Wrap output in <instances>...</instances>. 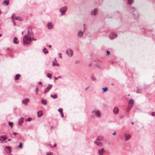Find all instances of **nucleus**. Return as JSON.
I'll use <instances>...</instances> for the list:
<instances>
[{"instance_id":"2eb2a0df","label":"nucleus","mask_w":155,"mask_h":155,"mask_svg":"<svg viewBox=\"0 0 155 155\" xmlns=\"http://www.w3.org/2000/svg\"><path fill=\"white\" fill-rule=\"evenodd\" d=\"M94 144H95L96 145L98 146L101 147L103 146V144L102 143L99 142L98 141H95L94 142Z\"/></svg>"},{"instance_id":"5fc2aeb1","label":"nucleus","mask_w":155,"mask_h":155,"mask_svg":"<svg viewBox=\"0 0 155 155\" xmlns=\"http://www.w3.org/2000/svg\"><path fill=\"white\" fill-rule=\"evenodd\" d=\"M8 140V141H10V139H9Z\"/></svg>"},{"instance_id":"5701e85b","label":"nucleus","mask_w":155,"mask_h":155,"mask_svg":"<svg viewBox=\"0 0 155 155\" xmlns=\"http://www.w3.org/2000/svg\"><path fill=\"white\" fill-rule=\"evenodd\" d=\"M14 43L15 44H18L19 43L18 39L17 38L15 37L14 39Z\"/></svg>"},{"instance_id":"c9c22d12","label":"nucleus","mask_w":155,"mask_h":155,"mask_svg":"<svg viewBox=\"0 0 155 155\" xmlns=\"http://www.w3.org/2000/svg\"><path fill=\"white\" fill-rule=\"evenodd\" d=\"M47 155H52V154L51 152H49L47 153Z\"/></svg>"},{"instance_id":"58836bf2","label":"nucleus","mask_w":155,"mask_h":155,"mask_svg":"<svg viewBox=\"0 0 155 155\" xmlns=\"http://www.w3.org/2000/svg\"><path fill=\"white\" fill-rule=\"evenodd\" d=\"M107 55H109L110 54V51H107Z\"/></svg>"},{"instance_id":"8fccbe9b","label":"nucleus","mask_w":155,"mask_h":155,"mask_svg":"<svg viewBox=\"0 0 155 155\" xmlns=\"http://www.w3.org/2000/svg\"><path fill=\"white\" fill-rule=\"evenodd\" d=\"M137 93H139V91H137Z\"/></svg>"},{"instance_id":"864d4df0","label":"nucleus","mask_w":155,"mask_h":155,"mask_svg":"<svg viewBox=\"0 0 155 155\" xmlns=\"http://www.w3.org/2000/svg\"><path fill=\"white\" fill-rule=\"evenodd\" d=\"M23 31H22V32H21V34H23Z\"/></svg>"},{"instance_id":"bb28decb","label":"nucleus","mask_w":155,"mask_h":155,"mask_svg":"<svg viewBox=\"0 0 155 155\" xmlns=\"http://www.w3.org/2000/svg\"><path fill=\"white\" fill-rule=\"evenodd\" d=\"M51 97L54 99H56L57 98L58 96L56 94H54V95H51Z\"/></svg>"},{"instance_id":"9b49d317","label":"nucleus","mask_w":155,"mask_h":155,"mask_svg":"<svg viewBox=\"0 0 155 155\" xmlns=\"http://www.w3.org/2000/svg\"><path fill=\"white\" fill-rule=\"evenodd\" d=\"M53 25L52 23L51 22H50L48 23L47 26L48 29H51L52 28Z\"/></svg>"},{"instance_id":"b1692460","label":"nucleus","mask_w":155,"mask_h":155,"mask_svg":"<svg viewBox=\"0 0 155 155\" xmlns=\"http://www.w3.org/2000/svg\"><path fill=\"white\" fill-rule=\"evenodd\" d=\"M21 76V75L19 74H17L16 75L15 78V80L19 79Z\"/></svg>"},{"instance_id":"f704fd0d","label":"nucleus","mask_w":155,"mask_h":155,"mask_svg":"<svg viewBox=\"0 0 155 155\" xmlns=\"http://www.w3.org/2000/svg\"><path fill=\"white\" fill-rule=\"evenodd\" d=\"M47 76L48 78H51V74L49 73H48Z\"/></svg>"},{"instance_id":"4be33fe9","label":"nucleus","mask_w":155,"mask_h":155,"mask_svg":"<svg viewBox=\"0 0 155 155\" xmlns=\"http://www.w3.org/2000/svg\"><path fill=\"white\" fill-rule=\"evenodd\" d=\"M6 138L5 136L4 135L1 136L0 137V140L1 141H3L5 140Z\"/></svg>"},{"instance_id":"c03bdc74","label":"nucleus","mask_w":155,"mask_h":155,"mask_svg":"<svg viewBox=\"0 0 155 155\" xmlns=\"http://www.w3.org/2000/svg\"><path fill=\"white\" fill-rule=\"evenodd\" d=\"M115 134H116V132H114V133L113 134V135H115Z\"/></svg>"},{"instance_id":"1a4fd4ad","label":"nucleus","mask_w":155,"mask_h":155,"mask_svg":"<svg viewBox=\"0 0 155 155\" xmlns=\"http://www.w3.org/2000/svg\"><path fill=\"white\" fill-rule=\"evenodd\" d=\"M24 120V118L23 117H21L19 120L18 124L19 125H21Z\"/></svg>"},{"instance_id":"39448f33","label":"nucleus","mask_w":155,"mask_h":155,"mask_svg":"<svg viewBox=\"0 0 155 155\" xmlns=\"http://www.w3.org/2000/svg\"><path fill=\"white\" fill-rule=\"evenodd\" d=\"M66 53L69 57H71L73 53V51L71 49H68L66 51Z\"/></svg>"},{"instance_id":"f257e3e1","label":"nucleus","mask_w":155,"mask_h":155,"mask_svg":"<svg viewBox=\"0 0 155 155\" xmlns=\"http://www.w3.org/2000/svg\"><path fill=\"white\" fill-rule=\"evenodd\" d=\"M31 41V37L28 35H26L24 37L23 39V44L27 45Z\"/></svg>"},{"instance_id":"3c124183","label":"nucleus","mask_w":155,"mask_h":155,"mask_svg":"<svg viewBox=\"0 0 155 155\" xmlns=\"http://www.w3.org/2000/svg\"><path fill=\"white\" fill-rule=\"evenodd\" d=\"M131 124H134V122H131Z\"/></svg>"},{"instance_id":"603ef678","label":"nucleus","mask_w":155,"mask_h":155,"mask_svg":"<svg viewBox=\"0 0 155 155\" xmlns=\"http://www.w3.org/2000/svg\"><path fill=\"white\" fill-rule=\"evenodd\" d=\"M2 36V35L1 34H0V37Z\"/></svg>"},{"instance_id":"aec40b11","label":"nucleus","mask_w":155,"mask_h":155,"mask_svg":"<svg viewBox=\"0 0 155 155\" xmlns=\"http://www.w3.org/2000/svg\"><path fill=\"white\" fill-rule=\"evenodd\" d=\"M52 66H59V64L55 60H54L53 61Z\"/></svg>"},{"instance_id":"f03ea898","label":"nucleus","mask_w":155,"mask_h":155,"mask_svg":"<svg viewBox=\"0 0 155 155\" xmlns=\"http://www.w3.org/2000/svg\"><path fill=\"white\" fill-rule=\"evenodd\" d=\"M92 113L94 114L95 116L98 117H101V112L100 111L97 109H94L92 111Z\"/></svg>"},{"instance_id":"cd10ccee","label":"nucleus","mask_w":155,"mask_h":155,"mask_svg":"<svg viewBox=\"0 0 155 155\" xmlns=\"http://www.w3.org/2000/svg\"><path fill=\"white\" fill-rule=\"evenodd\" d=\"M108 87H106L105 88H103V92H106L108 90Z\"/></svg>"},{"instance_id":"a18cd8bd","label":"nucleus","mask_w":155,"mask_h":155,"mask_svg":"<svg viewBox=\"0 0 155 155\" xmlns=\"http://www.w3.org/2000/svg\"><path fill=\"white\" fill-rule=\"evenodd\" d=\"M132 9H134V10H135V8H134V7L133 8H132Z\"/></svg>"},{"instance_id":"dca6fc26","label":"nucleus","mask_w":155,"mask_h":155,"mask_svg":"<svg viewBox=\"0 0 155 155\" xmlns=\"http://www.w3.org/2000/svg\"><path fill=\"white\" fill-rule=\"evenodd\" d=\"M110 38L111 39H113L117 37L116 35L114 34H111L110 35Z\"/></svg>"},{"instance_id":"4d7b16f0","label":"nucleus","mask_w":155,"mask_h":155,"mask_svg":"<svg viewBox=\"0 0 155 155\" xmlns=\"http://www.w3.org/2000/svg\"><path fill=\"white\" fill-rule=\"evenodd\" d=\"M91 65V64H90V65H89V66H90Z\"/></svg>"},{"instance_id":"c756f323","label":"nucleus","mask_w":155,"mask_h":155,"mask_svg":"<svg viewBox=\"0 0 155 155\" xmlns=\"http://www.w3.org/2000/svg\"><path fill=\"white\" fill-rule=\"evenodd\" d=\"M18 147L20 148L21 149L22 148V144L21 143H20L19 145L18 146Z\"/></svg>"},{"instance_id":"a878e982","label":"nucleus","mask_w":155,"mask_h":155,"mask_svg":"<svg viewBox=\"0 0 155 155\" xmlns=\"http://www.w3.org/2000/svg\"><path fill=\"white\" fill-rule=\"evenodd\" d=\"M41 102L44 105H45L47 104L46 101L45 100H42Z\"/></svg>"},{"instance_id":"9d476101","label":"nucleus","mask_w":155,"mask_h":155,"mask_svg":"<svg viewBox=\"0 0 155 155\" xmlns=\"http://www.w3.org/2000/svg\"><path fill=\"white\" fill-rule=\"evenodd\" d=\"M104 152V149L103 148L98 150V154L99 155H103Z\"/></svg>"},{"instance_id":"393cba45","label":"nucleus","mask_w":155,"mask_h":155,"mask_svg":"<svg viewBox=\"0 0 155 155\" xmlns=\"http://www.w3.org/2000/svg\"><path fill=\"white\" fill-rule=\"evenodd\" d=\"M12 18L14 20H21V18L20 17H16L15 18H13V17H12Z\"/></svg>"},{"instance_id":"20e7f679","label":"nucleus","mask_w":155,"mask_h":155,"mask_svg":"<svg viewBox=\"0 0 155 155\" xmlns=\"http://www.w3.org/2000/svg\"><path fill=\"white\" fill-rule=\"evenodd\" d=\"M67 10V7L64 6L61 8L60 9V12L61 13V15H63L65 14V12Z\"/></svg>"},{"instance_id":"4c0bfd02","label":"nucleus","mask_w":155,"mask_h":155,"mask_svg":"<svg viewBox=\"0 0 155 155\" xmlns=\"http://www.w3.org/2000/svg\"><path fill=\"white\" fill-rule=\"evenodd\" d=\"M62 54L61 53H60L59 54V57L60 58H62V56H61Z\"/></svg>"},{"instance_id":"13d9d810","label":"nucleus","mask_w":155,"mask_h":155,"mask_svg":"<svg viewBox=\"0 0 155 155\" xmlns=\"http://www.w3.org/2000/svg\"><path fill=\"white\" fill-rule=\"evenodd\" d=\"M130 94H128V96H130Z\"/></svg>"},{"instance_id":"473e14b6","label":"nucleus","mask_w":155,"mask_h":155,"mask_svg":"<svg viewBox=\"0 0 155 155\" xmlns=\"http://www.w3.org/2000/svg\"><path fill=\"white\" fill-rule=\"evenodd\" d=\"M58 111L60 113H61L62 112V111H63V109L62 108H60L58 110Z\"/></svg>"},{"instance_id":"79ce46f5","label":"nucleus","mask_w":155,"mask_h":155,"mask_svg":"<svg viewBox=\"0 0 155 155\" xmlns=\"http://www.w3.org/2000/svg\"><path fill=\"white\" fill-rule=\"evenodd\" d=\"M60 114H61V117H63V116H64V115H63V114L62 112V113H60Z\"/></svg>"},{"instance_id":"423d86ee","label":"nucleus","mask_w":155,"mask_h":155,"mask_svg":"<svg viewBox=\"0 0 155 155\" xmlns=\"http://www.w3.org/2000/svg\"><path fill=\"white\" fill-rule=\"evenodd\" d=\"M30 101L29 99L28 98H25L22 101V104L25 105H27Z\"/></svg>"},{"instance_id":"72a5a7b5","label":"nucleus","mask_w":155,"mask_h":155,"mask_svg":"<svg viewBox=\"0 0 155 155\" xmlns=\"http://www.w3.org/2000/svg\"><path fill=\"white\" fill-rule=\"evenodd\" d=\"M31 118H28L26 120V121H29L30 122L31 120Z\"/></svg>"},{"instance_id":"6e6552de","label":"nucleus","mask_w":155,"mask_h":155,"mask_svg":"<svg viewBox=\"0 0 155 155\" xmlns=\"http://www.w3.org/2000/svg\"><path fill=\"white\" fill-rule=\"evenodd\" d=\"M52 86V85L51 84H49L47 87L46 89L44 91V93H46L47 92H48L49 90L51 88Z\"/></svg>"},{"instance_id":"49530a36","label":"nucleus","mask_w":155,"mask_h":155,"mask_svg":"<svg viewBox=\"0 0 155 155\" xmlns=\"http://www.w3.org/2000/svg\"><path fill=\"white\" fill-rule=\"evenodd\" d=\"M39 84H41V82H39Z\"/></svg>"},{"instance_id":"09e8293b","label":"nucleus","mask_w":155,"mask_h":155,"mask_svg":"<svg viewBox=\"0 0 155 155\" xmlns=\"http://www.w3.org/2000/svg\"><path fill=\"white\" fill-rule=\"evenodd\" d=\"M48 47H49V48H51V46L50 45H49L48 46Z\"/></svg>"},{"instance_id":"f3484780","label":"nucleus","mask_w":155,"mask_h":155,"mask_svg":"<svg viewBox=\"0 0 155 155\" xmlns=\"http://www.w3.org/2000/svg\"><path fill=\"white\" fill-rule=\"evenodd\" d=\"M129 105H131V108L132 107L134 104V101L132 99H131L129 101Z\"/></svg>"},{"instance_id":"de8ad7c7","label":"nucleus","mask_w":155,"mask_h":155,"mask_svg":"<svg viewBox=\"0 0 155 155\" xmlns=\"http://www.w3.org/2000/svg\"><path fill=\"white\" fill-rule=\"evenodd\" d=\"M56 146V144H54V147H55Z\"/></svg>"},{"instance_id":"a19ab883","label":"nucleus","mask_w":155,"mask_h":155,"mask_svg":"<svg viewBox=\"0 0 155 155\" xmlns=\"http://www.w3.org/2000/svg\"><path fill=\"white\" fill-rule=\"evenodd\" d=\"M151 115L152 116H155V112H153L152 113H151Z\"/></svg>"},{"instance_id":"7c9ffc66","label":"nucleus","mask_w":155,"mask_h":155,"mask_svg":"<svg viewBox=\"0 0 155 155\" xmlns=\"http://www.w3.org/2000/svg\"><path fill=\"white\" fill-rule=\"evenodd\" d=\"M43 51L45 53H47L48 52L47 49L45 48L43 49Z\"/></svg>"},{"instance_id":"0eeeda50","label":"nucleus","mask_w":155,"mask_h":155,"mask_svg":"<svg viewBox=\"0 0 155 155\" xmlns=\"http://www.w3.org/2000/svg\"><path fill=\"white\" fill-rule=\"evenodd\" d=\"M124 136L125 137V140L126 141L129 140L131 137V135L128 134H124Z\"/></svg>"},{"instance_id":"2f4dec72","label":"nucleus","mask_w":155,"mask_h":155,"mask_svg":"<svg viewBox=\"0 0 155 155\" xmlns=\"http://www.w3.org/2000/svg\"><path fill=\"white\" fill-rule=\"evenodd\" d=\"M133 2V0H128L127 2L128 4H129V5L131 4Z\"/></svg>"},{"instance_id":"ea45409f","label":"nucleus","mask_w":155,"mask_h":155,"mask_svg":"<svg viewBox=\"0 0 155 155\" xmlns=\"http://www.w3.org/2000/svg\"><path fill=\"white\" fill-rule=\"evenodd\" d=\"M60 78V77H59V76H58V77H54V79H55V80H57V79H58V78Z\"/></svg>"},{"instance_id":"a211bd4d","label":"nucleus","mask_w":155,"mask_h":155,"mask_svg":"<svg viewBox=\"0 0 155 155\" xmlns=\"http://www.w3.org/2000/svg\"><path fill=\"white\" fill-rule=\"evenodd\" d=\"M103 139V137L101 136H99L96 139L95 141H101Z\"/></svg>"},{"instance_id":"37998d69","label":"nucleus","mask_w":155,"mask_h":155,"mask_svg":"<svg viewBox=\"0 0 155 155\" xmlns=\"http://www.w3.org/2000/svg\"><path fill=\"white\" fill-rule=\"evenodd\" d=\"M13 134L14 135H15L17 134V133L16 132H13Z\"/></svg>"},{"instance_id":"ddd939ff","label":"nucleus","mask_w":155,"mask_h":155,"mask_svg":"<svg viewBox=\"0 0 155 155\" xmlns=\"http://www.w3.org/2000/svg\"><path fill=\"white\" fill-rule=\"evenodd\" d=\"M97 13V10L96 9H93L91 12V15H95Z\"/></svg>"},{"instance_id":"7ed1b4c3","label":"nucleus","mask_w":155,"mask_h":155,"mask_svg":"<svg viewBox=\"0 0 155 155\" xmlns=\"http://www.w3.org/2000/svg\"><path fill=\"white\" fill-rule=\"evenodd\" d=\"M86 28V26L84 24V30L82 31H79L78 33V36L79 37H81L83 36V33L85 31V30Z\"/></svg>"},{"instance_id":"f8f14e48","label":"nucleus","mask_w":155,"mask_h":155,"mask_svg":"<svg viewBox=\"0 0 155 155\" xmlns=\"http://www.w3.org/2000/svg\"><path fill=\"white\" fill-rule=\"evenodd\" d=\"M5 149L8 153H9L11 152V148L9 147H6Z\"/></svg>"},{"instance_id":"6ab92c4d","label":"nucleus","mask_w":155,"mask_h":155,"mask_svg":"<svg viewBox=\"0 0 155 155\" xmlns=\"http://www.w3.org/2000/svg\"><path fill=\"white\" fill-rule=\"evenodd\" d=\"M118 111V109L117 107H115L113 109L114 113L115 114H117Z\"/></svg>"},{"instance_id":"e433bc0d","label":"nucleus","mask_w":155,"mask_h":155,"mask_svg":"<svg viewBox=\"0 0 155 155\" xmlns=\"http://www.w3.org/2000/svg\"><path fill=\"white\" fill-rule=\"evenodd\" d=\"M38 88H36V89L35 90V92L36 93V94H37L38 93Z\"/></svg>"},{"instance_id":"6e6d98bb","label":"nucleus","mask_w":155,"mask_h":155,"mask_svg":"<svg viewBox=\"0 0 155 155\" xmlns=\"http://www.w3.org/2000/svg\"><path fill=\"white\" fill-rule=\"evenodd\" d=\"M108 145H110V143H108Z\"/></svg>"},{"instance_id":"412c9836","label":"nucleus","mask_w":155,"mask_h":155,"mask_svg":"<svg viewBox=\"0 0 155 155\" xmlns=\"http://www.w3.org/2000/svg\"><path fill=\"white\" fill-rule=\"evenodd\" d=\"M43 115L42 111L41 110L39 111L37 113V115L38 117H41Z\"/></svg>"},{"instance_id":"4468645a","label":"nucleus","mask_w":155,"mask_h":155,"mask_svg":"<svg viewBox=\"0 0 155 155\" xmlns=\"http://www.w3.org/2000/svg\"><path fill=\"white\" fill-rule=\"evenodd\" d=\"M9 3V0H4L3 2V5L5 6H7L8 5Z\"/></svg>"},{"instance_id":"c85d7f7f","label":"nucleus","mask_w":155,"mask_h":155,"mask_svg":"<svg viewBox=\"0 0 155 155\" xmlns=\"http://www.w3.org/2000/svg\"><path fill=\"white\" fill-rule=\"evenodd\" d=\"M8 123H9V126H10L11 127V128H12V126H13V123L12 122H9Z\"/></svg>"}]
</instances>
